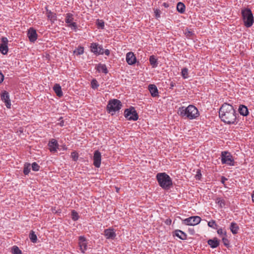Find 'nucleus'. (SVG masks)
<instances>
[{
    "mask_svg": "<svg viewBox=\"0 0 254 254\" xmlns=\"http://www.w3.org/2000/svg\"><path fill=\"white\" fill-rule=\"evenodd\" d=\"M219 117L222 122L227 124H237V113L233 107L227 103H224L219 111Z\"/></svg>",
    "mask_w": 254,
    "mask_h": 254,
    "instance_id": "obj_1",
    "label": "nucleus"
},
{
    "mask_svg": "<svg viewBox=\"0 0 254 254\" xmlns=\"http://www.w3.org/2000/svg\"><path fill=\"white\" fill-rule=\"evenodd\" d=\"M178 113L182 118L190 120L196 119L199 115L197 109L192 105H190L187 107L184 106L180 107Z\"/></svg>",
    "mask_w": 254,
    "mask_h": 254,
    "instance_id": "obj_2",
    "label": "nucleus"
},
{
    "mask_svg": "<svg viewBox=\"0 0 254 254\" xmlns=\"http://www.w3.org/2000/svg\"><path fill=\"white\" fill-rule=\"evenodd\" d=\"M156 179L159 186L164 190H169L172 186V179L166 173L157 174Z\"/></svg>",
    "mask_w": 254,
    "mask_h": 254,
    "instance_id": "obj_3",
    "label": "nucleus"
},
{
    "mask_svg": "<svg viewBox=\"0 0 254 254\" xmlns=\"http://www.w3.org/2000/svg\"><path fill=\"white\" fill-rule=\"evenodd\" d=\"M241 13L244 25L248 28L251 27L254 22L251 10L249 8H244L242 10Z\"/></svg>",
    "mask_w": 254,
    "mask_h": 254,
    "instance_id": "obj_4",
    "label": "nucleus"
},
{
    "mask_svg": "<svg viewBox=\"0 0 254 254\" xmlns=\"http://www.w3.org/2000/svg\"><path fill=\"white\" fill-rule=\"evenodd\" d=\"M122 106L121 102L118 99H113L109 101L107 106V111L113 115L116 111H119Z\"/></svg>",
    "mask_w": 254,
    "mask_h": 254,
    "instance_id": "obj_5",
    "label": "nucleus"
},
{
    "mask_svg": "<svg viewBox=\"0 0 254 254\" xmlns=\"http://www.w3.org/2000/svg\"><path fill=\"white\" fill-rule=\"evenodd\" d=\"M221 162L222 164H226L229 166H234L235 161L232 155L228 151H222L221 154Z\"/></svg>",
    "mask_w": 254,
    "mask_h": 254,
    "instance_id": "obj_6",
    "label": "nucleus"
},
{
    "mask_svg": "<svg viewBox=\"0 0 254 254\" xmlns=\"http://www.w3.org/2000/svg\"><path fill=\"white\" fill-rule=\"evenodd\" d=\"M124 114L125 117L128 120L137 121L138 119V115L135 109L132 107L126 109Z\"/></svg>",
    "mask_w": 254,
    "mask_h": 254,
    "instance_id": "obj_7",
    "label": "nucleus"
},
{
    "mask_svg": "<svg viewBox=\"0 0 254 254\" xmlns=\"http://www.w3.org/2000/svg\"><path fill=\"white\" fill-rule=\"evenodd\" d=\"M73 15L71 13H67L65 16V22L67 24V26L71 29L76 30L77 28V24L73 22Z\"/></svg>",
    "mask_w": 254,
    "mask_h": 254,
    "instance_id": "obj_8",
    "label": "nucleus"
},
{
    "mask_svg": "<svg viewBox=\"0 0 254 254\" xmlns=\"http://www.w3.org/2000/svg\"><path fill=\"white\" fill-rule=\"evenodd\" d=\"M91 51L96 55H103L104 50L101 46L95 43H93L90 46Z\"/></svg>",
    "mask_w": 254,
    "mask_h": 254,
    "instance_id": "obj_9",
    "label": "nucleus"
},
{
    "mask_svg": "<svg viewBox=\"0 0 254 254\" xmlns=\"http://www.w3.org/2000/svg\"><path fill=\"white\" fill-rule=\"evenodd\" d=\"M1 43L0 44V51L3 55L7 54L8 50L7 44L8 39L6 37H3L1 38Z\"/></svg>",
    "mask_w": 254,
    "mask_h": 254,
    "instance_id": "obj_10",
    "label": "nucleus"
},
{
    "mask_svg": "<svg viewBox=\"0 0 254 254\" xmlns=\"http://www.w3.org/2000/svg\"><path fill=\"white\" fill-rule=\"evenodd\" d=\"M1 99L5 103L6 107L10 109L11 107V102L9 99L8 93L5 91L2 92L0 94Z\"/></svg>",
    "mask_w": 254,
    "mask_h": 254,
    "instance_id": "obj_11",
    "label": "nucleus"
},
{
    "mask_svg": "<svg viewBox=\"0 0 254 254\" xmlns=\"http://www.w3.org/2000/svg\"><path fill=\"white\" fill-rule=\"evenodd\" d=\"M93 161L94 165L97 168L100 167L101 161V155L98 150H96L94 153Z\"/></svg>",
    "mask_w": 254,
    "mask_h": 254,
    "instance_id": "obj_12",
    "label": "nucleus"
},
{
    "mask_svg": "<svg viewBox=\"0 0 254 254\" xmlns=\"http://www.w3.org/2000/svg\"><path fill=\"white\" fill-rule=\"evenodd\" d=\"M27 36L29 41L34 42L37 39V34L35 29L33 28H30L27 33Z\"/></svg>",
    "mask_w": 254,
    "mask_h": 254,
    "instance_id": "obj_13",
    "label": "nucleus"
},
{
    "mask_svg": "<svg viewBox=\"0 0 254 254\" xmlns=\"http://www.w3.org/2000/svg\"><path fill=\"white\" fill-rule=\"evenodd\" d=\"M48 145L49 147V149L52 152H56L59 146L57 141L55 139H51L49 141Z\"/></svg>",
    "mask_w": 254,
    "mask_h": 254,
    "instance_id": "obj_14",
    "label": "nucleus"
},
{
    "mask_svg": "<svg viewBox=\"0 0 254 254\" xmlns=\"http://www.w3.org/2000/svg\"><path fill=\"white\" fill-rule=\"evenodd\" d=\"M126 61L128 64L132 65L136 61V57L132 52L127 53L126 55Z\"/></svg>",
    "mask_w": 254,
    "mask_h": 254,
    "instance_id": "obj_15",
    "label": "nucleus"
},
{
    "mask_svg": "<svg viewBox=\"0 0 254 254\" xmlns=\"http://www.w3.org/2000/svg\"><path fill=\"white\" fill-rule=\"evenodd\" d=\"M104 235L107 239L113 240L115 238L116 234L113 229H107L104 230Z\"/></svg>",
    "mask_w": 254,
    "mask_h": 254,
    "instance_id": "obj_16",
    "label": "nucleus"
},
{
    "mask_svg": "<svg viewBox=\"0 0 254 254\" xmlns=\"http://www.w3.org/2000/svg\"><path fill=\"white\" fill-rule=\"evenodd\" d=\"M184 222H200L201 219L199 216H190L186 218H181Z\"/></svg>",
    "mask_w": 254,
    "mask_h": 254,
    "instance_id": "obj_17",
    "label": "nucleus"
},
{
    "mask_svg": "<svg viewBox=\"0 0 254 254\" xmlns=\"http://www.w3.org/2000/svg\"><path fill=\"white\" fill-rule=\"evenodd\" d=\"M148 90L152 97L158 96V90L156 86L154 84H150L148 86Z\"/></svg>",
    "mask_w": 254,
    "mask_h": 254,
    "instance_id": "obj_18",
    "label": "nucleus"
},
{
    "mask_svg": "<svg viewBox=\"0 0 254 254\" xmlns=\"http://www.w3.org/2000/svg\"><path fill=\"white\" fill-rule=\"evenodd\" d=\"M207 243L211 248H216L219 245L220 241L217 238H214L213 239L208 240Z\"/></svg>",
    "mask_w": 254,
    "mask_h": 254,
    "instance_id": "obj_19",
    "label": "nucleus"
},
{
    "mask_svg": "<svg viewBox=\"0 0 254 254\" xmlns=\"http://www.w3.org/2000/svg\"><path fill=\"white\" fill-rule=\"evenodd\" d=\"M238 111L239 113L243 116H247L249 114L248 108L245 105H240Z\"/></svg>",
    "mask_w": 254,
    "mask_h": 254,
    "instance_id": "obj_20",
    "label": "nucleus"
},
{
    "mask_svg": "<svg viewBox=\"0 0 254 254\" xmlns=\"http://www.w3.org/2000/svg\"><path fill=\"white\" fill-rule=\"evenodd\" d=\"M53 90L57 96L61 97L63 96V93L61 86L59 84H56L53 87Z\"/></svg>",
    "mask_w": 254,
    "mask_h": 254,
    "instance_id": "obj_21",
    "label": "nucleus"
},
{
    "mask_svg": "<svg viewBox=\"0 0 254 254\" xmlns=\"http://www.w3.org/2000/svg\"><path fill=\"white\" fill-rule=\"evenodd\" d=\"M96 69L99 71V72H102L103 73H104L105 74L108 73V69L107 68V67L105 64H98L96 67Z\"/></svg>",
    "mask_w": 254,
    "mask_h": 254,
    "instance_id": "obj_22",
    "label": "nucleus"
},
{
    "mask_svg": "<svg viewBox=\"0 0 254 254\" xmlns=\"http://www.w3.org/2000/svg\"><path fill=\"white\" fill-rule=\"evenodd\" d=\"M174 233L175 235L181 240H184L187 239V235L181 230H177Z\"/></svg>",
    "mask_w": 254,
    "mask_h": 254,
    "instance_id": "obj_23",
    "label": "nucleus"
},
{
    "mask_svg": "<svg viewBox=\"0 0 254 254\" xmlns=\"http://www.w3.org/2000/svg\"><path fill=\"white\" fill-rule=\"evenodd\" d=\"M150 64L153 68L156 67L158 65L157 59L155 56L152 55L149 58Z\"/></svg>",
    "mask_w": 254,
    "mask_h": 254,
    "instance_id": "obj_24",
    "label": "nucleus"
},
{
    "mask_svg": "<svg viewBox=\"0 0 254 254\" xmlns=\"http://www.w3.org/2000/svg\"><path fill=\"white\" fill-rule=\"evenodd\" d=\"M185 5L182 2H179L178 3L177 5V9L178 12L181 13H183L185 11Z\"/></svg>",
    "mask_w": 254,
    "mask_h": 254,
    "instance_id": "obj_25",
    "label": "nucleus"
},
{
    "mask_svg": "<svg viewBox=\"0 0 254 254\" xmlns=\"http://www.w3.org/2000/svg\"><path fill=\"white\" fill-rule=\"evenodd\" d=\"M230 229L233 234H236L238 232L239 227L237 223H231Z\"/></svg>",
    "mask_w": 254,
    "mask_h": 254,
    "instance_id": "obj_26",
    "label": "nucleus"
},
{
    "mask_svg": "<svg viewBox=\"0 0 254 254\" xmlns=\"http://www.w3.org/2000/svg\"><path fill=\"white\" fill-rule=\"evenodd\" d=\"M47 17L52 22L57 20V15L56 13L52 12L47 10Z\"/></svg>",
    "mask_w": 254,
    "mask_h": 254,
    "instance_id": "obj_27",
    "label": "nucleus"
},
{
    "mask_svg": "<svg viewBox=\"0 0 254 254\" xmlns=\"http://www.w3.org/2000/svg\"><path fill=\"white\" fill-rule=\"evenodd\" d=\"M29 238L31 241L34 243H36L37 241V237L35 232L31 230L29 234Z\"/></svg>",
    "mask_w": 254,
    "mask_h": 254,
    "instance_id": "obj_28",
    "label": "nucleus"
},
{
    "mask_svg": "<svg viewBox=\"0 0 254 254\" xmlns=\"http://www.w3.org/2000/svg\"><path fill=\"white\" fill-rule=\"evenodd\" d=\"M30 171V164L25 163L24 165L23 173L25 175H27Z\"/></svg>",
    "mask_w": 254,
    "mask_h": 254,
    "instance_id": "obj_29",
    "label": "nucleus"
},
{
    "mask_svg": "<svg viewBox=\"0 0 254 254\" xmlns=\"http://www.w3.org/2000/svg\"><path fill=\"white\" fill-rule=\"evenodd\" d=\"M84 53V48L81 46L78 47L74 51L73 53L76 55H80L83 54Z\"/></svg>",
    "mask_w": 254,
    "mask_h": 254,
    "instance_id": "obj_30",
    "label": "nucleus"
},
{
    "mask_svg": "<svg viewBox=\"0 0 254 254\" xmlns=\"http://www.w3.org/2000/svg\"><path fill=\"white\" fill-rule=\"evenodd\" d=\"M71 218L73 221H77L79 218L78 213L74 210H72L71 214Z\"/></svg>",
    "mask_w": 254,
    "mask_h": 254,
    "instance_id": "obj_31",
    "label": "nucleus"
},
{
    "mask_svg": "<svg viewBox=\"0 0 254 254\" xmlns=\"http://www.w3.org/2000/svg\"><path fill=\"white\" fill-rule=\"evenodd\" d=\"M181 75L184 79L188 78V69L186 67L183 68L182 69Z\"/></svg>",
    "mask_w": 254,
    "mask_h": 254,
    "instance_id": "obj_32",
    "label": "nucleus"
},
{
    "mask_svg": "<svg viewBox=\"0 0 254 254\" xmlns=\"http://www.w3.org/2000/svg\"><path fill=\"white\" fill-rule=\"evenodd\" d=\"M216 203H217L221 208L224 207L225 205V201L224 199L220 198H217L216 199Z\"/></svg>",
    "mask_w": 254,
    "mask_h": 254,
    "instance_id": "obj_33",
    "label": "nucleus"
},
{
    "mask_svg": "<svg viewBox=\"0 0 254 254\" xmlns=\"http://www.w3.org/2000/svg\"><path fill=\"white\" fill-rule=\"evenodd\" d=\"M79 246L80 247V250L81 251V252L82 253H84L85 251L86 250L87 247L86 243L84 242V243H79Z\"/></svg>",
    "mask_w": 254,
    "mask_h": 254,
    "instance_id": "obj_34",
    "label": "nucleus"
},
{
    "mask_svg": "<svg viewBox=\"0 0 254 254\" xmlns=\"http://www.w3.org/2000/svg\"><path fill=\"white\" fill-rule=\"evenodd\" d=\"M12 250L13 254H22L21 251L16 246L12 247Z\"/></svg>",
    "mask_w": 254,
    "mask_h": 254,
    "instance_id": "obj_35",
    "label": "nucleus"
},
{
    "mask_svg": "<svg viewBox=\"0 0 254 254\" xmlns=\"http://www.w3.org/2000/svg\"><path fill=\"white\" fill-rule=\"evenodd\" d=\"M91 87L93 89H97L99 85L97 82V81L95 79H93L92 80L91 82Z\"/></svg>",
    "mask_w": 254,
    "mask_h": 254,
    "instance_id": "obj_36",
    "label": "nucleus"
},
{
    "mask_svg": "<svg viewBox=\"0 0 254 254\" xmlns=\"http://www.w3.org/2000/svg\"><path fill=\"white\" fill-rule=\"evenodd\" d=\"M217 233L220 237L226 236V231L222 228L217 229Z\"/></svg>",
    "mask_w": 254,
    "mask_h": 254,
    "instance_id": "obj_37",
    "label": "nucleus"
},
{
    "mask_svg": "<svg viewBox=\"0 0 254 254\" xmlns=\"http://www.w3.org/2000/svg\"><path fill=\"white\" fill-rule=\"evenodd\" d=\"M71 157L74 161H76L78 158V154L76 152L73 151L71 153Z\"/></svg>",
    "mask_w": 254,
    "mask_h": 254,
    "instance_id": "obj_38",
    "label": "nucleus"
},
{
    "mask_svg": "<svg viewBox=\"0 0 254 254\" xmlns=\"http://www.w3.org/2000/svg\"><path fill=\"white\" fill-rule=\"evenodd\" d=\"M32 169L34 171H38L39 170L40 166L36 162L32 164Z\"/></svg>",
    "mask_w": 254,
    "mask_h": 254,
    "instance_id": "obj_39",
    "label": "nucleus"
},
{
    "mask_svg": "<svg viewBox=\"0 0 254 254\" xmlns=\"http://www.w3.org/2000/svg\"><path fill=\"white\" fill-rule=\"evenodd\" d=\"M222 242L224 244V245L227 247H228L229 246V241L228 240V239L226 238V236H223L222 238Z\"/></svg>",
    "mask_w": 254,
    "mask_h": 254,
    "instance_id": "obj_40",
    "label": "nucleus"
},
{
    "mask_svg": "<svg viewBox=\"0 0 254 254\" xmlns=\"http://www.w3.org/2000/svg\"><path fill=\"white\" fill-rule=\"evenodd\" d=\"M97 25L99 28L103 29L104 27V22L102 20H98Z\"/></svg>",
    "mask_w": 254,
    "mask_h": 254,
    "instance_id": "obj_41",
    "label": "nucleus"
},
{
    "mask_svg": "<svg viewBox=\"0 0 254 254\" xmlns=\"http://www.w3.org/2000/svg\"><path fill=\"white\" fill-rule=\"evenodd\" d=\"M209 227H211L213 229H217L218 226L217 223H207Z\"/></svg>",
    "mask_w": 254,
    "mask_h": 254,
    "instance_id": "obj_42",
    "label": "nucleus"
},
{
    "mask_svg": "<svg viewBox=\"0 0 254 254\" xmlns=\"http://www.w3.org/2000/svg\"><path fill=\"white\" fill-rule=\"evenodd\" d=\"M154 13H155V17L157 18H158L159 17H160L161 11H160V10L159 9H155L154 10Z\"/></svg>",
    "mask_w": 254,
    "mask_h": 254,
    "instance_id": "obj_43",
    "label": "nucleus"
},
{
    "mask_svg": "<svg viewBox=\"0 0 254 254\" xmlns=\"http://www.w3.org/2000/svg\"><path fill=\"white\" fill-rule=\"evenodd\" d=\"M201 178V174L200 173V171L199 170H198L196 174L195 175V178L196 180H200Z\"/></svg>",
    "mask_w": 254,
    "mask_h": 254,
    "instance_id": "obj_44",
    "label": "nucleus"
},
{
    "mask_svg": "<svg viewBox=\"0 0 254 254\" xmlns=\"http://www.w3.org/2000/svg\"><path fill=\"white\" fill-rule=\"evenodd\" d=\"M86 242V239L83 236H80L79 237V243Z\"/></svg>",
    "mask_w": 254,
    "mask_h": 254,
    "instance_id": "obj_45",
    "label": "nucleus"
},
{
    "mask_svg": "<svg viewBox=\"0 0 254 254\" xmlns=\"http://www.w3.org/2000/svg\"><path fill=\"white\" fill-rule=\"evenodd\" d=\"M4 79V76L2 72L0 71V83H1Z\"/></svg>",
    "mask_w": 254,
    "mask_h": 254,
    "instance_id": "obj_46",
    "label": "nucleus"
},
{
    "mask_svg": "<svg viewBox=\"0 0 254 254\" xmlns=\"http://www.w3.org/2000/svg\"><path fill=\"white\" fill-rule=\"evenodd\" d=\"M227 180V179H226L225 177H224L223 176L221 177V182L222 184H224L225 181Z\"/></svg>",
    "mask_w": 254,
    "mask_h": 254,
    "instance_id": "obj_47",
    "label": "nucleus"
},
{
    "mask_svg": "<svg viewBox=\"0 0 254 254\" xmlns=\"http://www.w3.org/2000/svg\"><path fill=\"white\" fill-rule=\"evenodd\" d=\"M104 53L107 56H109L110 55V51L108 49L105 50L104 52Z\"/></svg>",
    "mask_w": 254,
    "mask_h": 254,
    "instance_id": "obj_48",
    "label": "nucleus"
},
{
    "mask_svg": "<svg viewBox=\"0 0 254 254\" xmlns=\"http://www.w3.org/2000/svg\"><path fill=\"white\" fill-rule=\"evenodd\" d=\"M162 5L163 6H164L165 7H166V8L168 7L169 6V4L166 2H164Z\"/></svg>",
    "mask_w": 254,
    "mask_h": 254,
    "instance_id": "obj_49",
    "label": "nucleus"
},
{
    "mask_svg": "<svg viewBox=\"0 0 254 254\" xmlns=\"http://www.w3.org/2000/svg\"><path fill=\"white\" fill-rule=\"evenodd\" d=\"M175 83H174V82H172L171 83V84H170V86H171V87H170V88H171V89H173V87L175 86Z\"/></svg>",
    "mask_w": 254,
    "mask_h": 254,
    "instance_id": "obj_50",
    "label": "nucleus"
},
{
    "mask_svg": "<svg viewBox=\"0 0 254 254\" xmlns=\"http://www.w3.org/2000/svg\"><path fill=\"white\" fill-rule=\"evenodd\" d=\"M186 224L188 225L194 226V225L198 224L199 223H186Z\"/></svg>",
    "mask_w": 254,
    "mask_h": 254,
    "instance_id": "obj_51",
    "label": "nucleus"
},
{
    "mask_svg": "<svg viewBox=\"0 0 254 254\" xmlns=\"http://www.w3.org/2000/svg\"><path fill=\"white\" fill-rule=\"evenodd\" d=\"M252 200L254 202V191H253V194L252 195Z\"/></svg>",
    "mask_w": 254,
    "mask_h": 254,
    "instance_id": "obj_52",
    "label": "nucleus"
},
{
    "mask_svg": "<svg viewBox=\"0 0 254 254\" xmlns=\"http://www.w3.org/2000/svg\"><path fill=\"white\" fill-rule=\"evenodd\" d=\"M166 223H167V222H171V220L170 219H167L166 221H165Z\"/></svg>",
    "mask_w": 254,
    "mask_h": 254,
    "instance_id": "obj_53",
    "label": "nucleus"
},
{
    "mask_svg": "<svg viewBox=\"0 0 254 254\" xmlns=\"http://www.w3.org/2000/svg\"><path fill=\"white\" fill-rule=\"evenodd\" d=\"M116 191L118 192L119 191L120 189L118 188H116Z\"/></svg>",
    "mask_w": 254,
    "mask_h": 254,
    "instance_id": "obj_54",
    "label": "nucleus"
},
{
    "mask_svg": "<svg viewBox=\"0 0 254 254\" xmlns=\"http://www.w3.org/2000/svg\"><path fill=\"white\" fill-rule=\"evenodd\" d=\"M60 125H61V126H64V122H63V121H62V122L60 123Z\"/></svg>",
    "mask_w": 254,
    "mask_h": 254,
    "instance_id": "obj_55",
    "label": "nucleus"
},
{
    "mask_svg": "<svg viewBox=\"0 0 254 254\" xmlns=\"http://www.w3.org/2000/svg\"><path fill=\"white\" fill-rule=\"evenodd\" d=\"M208 222H213V223H214V222H215L214 221H213V220H212V221H209Z\"/></svg>",
    "mask_w": 254,
    "mask_h": 254,
    "instance_id": "obj_56",
    "label": "nucleus"
},
{
    "mask_svg": "<svg viewBox=\"0 0 254 254\" xmlns=\"http://www.w3.org/2000/svg\"><path fill=\"white\" fill-rule=\"evenodd\" d=\"M176 220V219H175V220L173 221V223H175Z\"/></svg>",
    "mask_w": 254,
    "mask_h": 254,
    "instance_id": "obj_57",
    "label": "nucleus"
}]
</instances>
